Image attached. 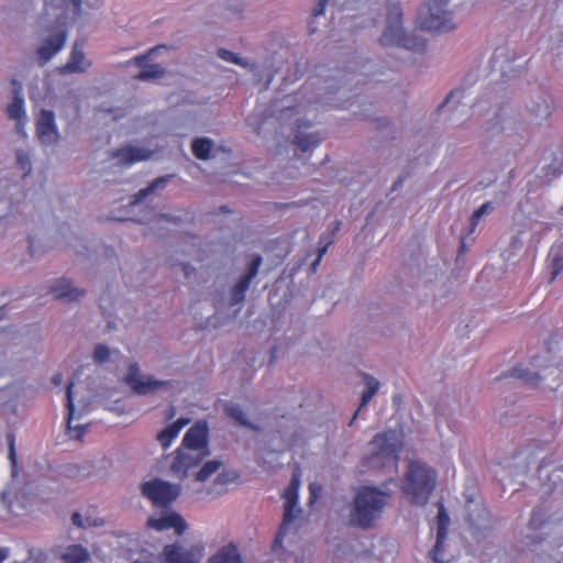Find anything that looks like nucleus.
<instances>
[{
	"label": "nucleus",
	"mask_w": 563,
	"mask_h": 563,
	"mask_svg": "<svg viewBox=\"0 0 563 563\" xmlns=\"http://www.w3.org/2000/svg\"><path fill=\"white\" fill-rule=\"evenodd\" d=\"M389 494L377 487L362 486L357 489L349 514L350 526L371 529L382 517L388 503Z\"/></svg>",
	"instance_id": "obj_1"
},
{
	"label": "nucleus",
	"mask_w": 563,
	"mask_h": 563,
	"mask_svg": "<svg viewBox=\"0 0 563 563\" xmlns=\"http://www.w3.org/2000/svg\"><path fill=\"white\" fill-rule=\"evenodd\" d=\"M401 21V8L399 3H395L388 9L387 25L379 37V43L383 46H398L412 52L423 53L427 49V41L413 34H406Z\"/></svg>",
	"instance_id": "obj_2"
},
{
	"label": "nucleus",
	"mask_w": 563,
	"mask_h": 563,
	"mask_svg": "<svg viewBox=\"0 0 563 563\" xmlns=\"http://www.w3.org/2000/svg\"><path fill=\"white\" fill-rule=\"evenodd\" d=\"M437 472L419 461H411L406 475L405 493L416 505H426L435 487Z\"/></svg>",
	"instance_id": "obj_3"
},
{
	"label": "nucleus",
	"mask_w": 563,
	"mask_h": 563,
	"mask_svg": "<svg viewBox=\"0 0 563 563\" xmlns=\"http://www.w3.org/2000/svg\"><path fill=\"white\" fill-rule=\"evenodd\" d=\"M450 0H429L418 11L419 27L433 33H445L455 29L453 16L446 10Z\"/></svg>",
	"instance_id": "obj_4"
},
{
	"label": "nucleus",
	"mask_w": 563,
	"mask_h": 563,
	"mask_svg": "<svg viewBox=\"0 0 563 563\" xmlns=\"http://www.w3.org/2000/svg\"><path fill=\"white\" fill-rule=\"evenodd\" d=\"M372 463H377L382 467H396L401 451V441L395 430H386L377 433L371 441Z\"/></svg>",
	"instance_id": "obj_5"
},
{
	"label": "nucleus",
	"mask_w": 563,
	"mask_h": 563,
	"mask_svg": "<svg viewBox=\"0 0 563 563\" xmlns=\"http://www.w3.org/2000/svg\"><path fill=\"white\" fill-rule=\"evenodd\" d=\"M299 487H300V474L294 473L290 479V483L285 489L284 498V516L283 522L278 528L276 537L274 539L273 549L282 548L284 539L288 532L289 526L296 518L298 498H299Z\"/></svg>",
	"instance_id": "obj_6"
},
{
	"label": "nucleus",
	"mask_w": 563,
	"mask_h": 563,
	"mask_svg": "<svg viewBox=\"0 0 563 563\" xmlns=\"http://www.w3.org/2000/svg\"><path fill=\"white\" fill-rule=\"evenodd\" d=\"M141 493L156 507L166 508L180 494V487L175 484L154 478L141 485Z\"/></svg>",
	"instance_id": "obj_7"
},
{
	"label": "nucleus",
	"mask_w": 563,
	"mask_h": 563,
	"mask_svg": "<svg viewBox=\"0 0 563 563\" xmlns=\"http://www.w3.org/2000/svg\"><path fill=\"white\" fill-rule=\"evenodd\" d=\"M124 380L137 395H147L158 388L169 386V382L167 380L153 379L152 377L144 379V377L140 374V367L137 363L130 364L129 372Z\"/></svg>",
	"instance_id": "obj_8"
},
{
	"label": "nucleus",
	"mask_w": 563,
	"mask_h": 563,
	"mask_svg": "<svg viewBox=\"0 0 563 563\" xmlns=\"http://www.w3.org/2000/svg\"><path fill=\"white\" fill-rule=\"evenodd\" d=\"M208 455L209 454L196 450H183V446H179L175 451L170 470L178 478H185L188 472L197 467Z\"/></svg>",
	"instance_id": "obj_9"
},
{
	"label": "nucleus",
	"mask_w": 563,
	"mask_h": 563,
	"mask_svg": "<svg viewBox=\"0 0 563 563\" xmlns=\"http://www.w3.org/2000/svg\"><path fill=\"white\" fill-rule=\"evenodd\" d=\"M183 450H196L210 454L209 428L206 421H197L185 433L181 444Z\"/></svg>",
	"instance_id": "obj_10"
},
{
	"label": "nucleus",
	"mask_w": 563,
	"mask_h": 563,
	"mask_svg": "<svg viewBox=\"0 0 563 563\" xmlns=\"http://www.w3.org/2000/svg\"><path fill=\"white\" fill-rule=\"evenodd\" d=\"M438 531L437 540L433 548L430 550L431 559L437 563H445L443 543L448 536V529L450 526V517L445 510L444 505L438 503V516H437Z\"/></svg>",
	"instance_id": "obj_11"
},
{
	"label": "nucleus",
	"mask_w": 563,
	"mask_h": 563,
	"mask_svg": "<svg viewBox=\"0 0 563 563\" xmlns=\"http://www.w3.org/2000/svg\"><path fill=\"white\" fill-rule=\"evenodd\" d=\"M199 550L195 548L185 549L175 542L164 547L162 563H199Z\"/></svg>",
	"instance_id": "obj_12"
},
{
	"label": "nucleus",
	"mask_w": 563,
	"mask_h": 563,
	"mask_svg": "<svg viewBox=\"0 0 563 563\" xmlns=\"http://www.w3.org/2000/svg\"><path fill=\"white\" fill-rule=\"evenodd\" d=\"M67 32L65 29L57 30L36 49L41 66L52 59L65 45Z\"/></svg>",
	"instance_id": "obj_13"
},
{
	"label": "nucleus",
	"mask_w": 563,
	"mask_h": 563,
	"mask_svg": "<svg viewBox=\"0 0 563 563\" xmlns=\"http://www.w3.org/2000/svg\"><path fill=\"white\" fill-rule=\"evenodd\" d=\"M263 258L261 255H255L250 264L245 274L239 279L236 285L232 288L231 299L232 305L243 301L245 292L249 289L253 278L257 275L258 268L262 265Z\"/></svg>",
	"instance_id": "obj_14"
},
{
	"label": "nucleus",
	"mask_w": 563,
	"mask_h": 563,
	"mask_svg": "<svg viewBox=\"0 0 563 563\" xmlns=\"http://www.w3.org/2000/svg\"><path fill=\"white\" fill-rule=\"evenodd\" d=\"M36 134L43 144H53L58 140V132L55 124V114L53 111H41L36 121Z\"/></svg>",
	"instance_id": "obj_15"
},
{
	"label": "nucleus",
	"mask_w": 563,
	"mask_h": 563,
	"mask_svg": "<svg viewBox=\"0 0 563 563\" xmlns=\"http://www.w3.org/2000/svg\"><path fill=\"white\" fill-rule=\"evenodd\" d=\"M147 526L156 531L174 529L177 536H181L187 529L185 519L175 511L167 512L158 518H150Z\"/></svg>",
	"instance_id": "obj_16"
},
{
	"label": "nucleus",
	"mask_w": 563,
	"mask_h": 563,
	"mask_svg": "<svg viewBox=\"0 0 563 563\" xmlns=\"http://www.w3.org/2000/svg\"><path fill=\"white\" fill-rule=\"evenodd\" d=\"M91 63L86 59L82 51V44L76 42L71 48L68 62L58 68L60 75L84 74L90 67Z\"/></svg>",
	"instance_id": "obj_17"
},
{
	"label": "nucleus",
	"mask_w": 563,
	"mask_h": 563,
	"mask_svg": "<svg viewBox=\"0 0 563 563\" xmlns=\"http://www.w3.org/2000/svg\"><path fill=\"white\" fill-rule=\"evenodd\" d=\"M111 158L119 159L120 165L131 166L134 163L145 161L152 156V151L137 146H123L113 150L110 154Z\"/></svg>",
	"instance_id": "obj_18"
},
{
	"label": "nucleus",
	"mask_w": 563,
	"mask_h": 563,
	"mask_svg": "<svg viewBox=\"0 0 563 563\" xmlns=\"http://www.w3.org/2000/svg\"><path fill=\"white\" fill-rule=\"evenodd\" d=\"M14 85V98L13 101L7 107V114L10 119L16 120V131L23 133L25 124V110L24 100L21 92V85L16 80H12Z\"/></svg>",
	"instance_id": "obj_19"
},
{
	"label": "nucleus",
	"mask_w": 563,
	"mask_h": 563,
	"mask_svg": "<svg viewBox=\"0 0 563 563\" xmlns=\"http://www.w3.org/2000/svg\"><path fill=\"white\" fill-rule=\"evenodd\" d=\"M311 123L302 121L297 126L295 134L294 144L300 150L301 153H306L309 150L314 148L321 142V137L318 133H306L305 130L310 128Z\"/></svg>",
	"instance_id": "obj_20"
},
{
	"label": "nucleus",
	"mask_w": 563,
	"mask_h": 563,
	"mask_svg": "<svg viewBox=\"0 0 563 563\" xmlns=\"http://www.w3.org/2000/svg\"><path fill=\"white\" fill-rule=\"evenodd\" d=\"M52 294L56 299H65L69 301L77 300L84 295V290L73 287L71 282L67 278L57 279L51 287Z\"/></svg>",
	"instance_id": "obj_21"
},
{
	"label": "nucleus",
	"mask_w": 563,
	"mask_h": 563,
	"mask_svg": "<svg viewBox=\"0 0 563 563\" xmlns=\"http://www.w3.org/2000/svg\"><path fill=\"white\" fill-rule=\"evenodd\" d=\"M190 422L188 418H178L175 422L164 428L157 434V441L164 449H167L173 441L178 437L179 432L183 428H185Z\"/></svg>",
	"instance_id": "obj_22"
},
{
	"label": "nucleus",
	"mask_w": 563,
	"mask_h": 563,
	"mask_svg": "<svg viewBox=\"0 0 563 563\" xmlns=\"http://www.w3.org/2000/svg\"><path fill=\"white\" fill-rule=\"evenodd\" d=\"M209 563H242L238 547L230 542L220 548L210 559Z\"/></svg>",
	"instance_id": "obj_23"
},
{
	"label": "nucleus",
	"mask_w": 563,
	"mask_h": 563,
	"mask_svg": "<svg viewBox=\"0 0 563 563\" xmlns=\"http://www.w3.org/2000/svg\"><path fill=\"white\" fill-rule=\"evenodd\" d=\"M60 559L64 563H86L90 560V553L81 544H71L66 548Z\"/></svg>",
	"instance_id": "obj_24"
},
{
	"label": "nucleus",
	"mask_w": 563,
	"mask_h": 563,
	"mask_svg": "<svg viewBox=\"0 0 563 563\" xmlns=\"http://www.w3.org/2000/svg\"><path fill=\"white\" fill-rule=\"evenodd\" d=\"M147 59V56H137L135 57V60L140 66H143V69L140 71V74L136 76L137 79L141 80H148V79H155L159 78L164 75L165 70L157 64L154 65H143V63Z\"/></svg>",
	"instance_id": "obj_25"
},
{
	"label": "nucleus",
	"mask_w": 563,
	"mask_h": 563,
	"mask_svg": "<svg viewBox=\"0 0 563 563\" xmlns=\"http://www.w3.org/2000/svg\"><path fill=\"white\" fill-rule=\"evenodd\" d=\"M506 376H511L522 380L525 384L530 386H537L541 380V377L538 373L530 372L527 367L522 365H517L509 371V374Z\"/></svg>",
	"instance_id": "obj_26"
},
{
	"label": "nucleus",
	"mask_w": 563,
	"mask_h": 563,
	"mask_svg": "<svg viewBox=\"0 0 563 563\" xmlns=\"http://www.w3.org/2000/svg\"><path fill=\"white\" fill-rule=\"evenodd\" d=\"M213 142L207 137H197L191 143L192 154L198 158L206 161L210 157Z\"/></svg>",
	"instance_id": "obj_27"
},
{
	"label": "nucleus",
	"mask_w": 563,
	"mask_h": 563,
	"mask_svg": "<svg viewBox=\"0 0 563 563\" xmlns=\"http://www.w3.org/2000/svg\"><path fill=\"white\" fill-rule=\"evenodd\" d=\"M365 380H366V388H365V390L362 394V399H361L360 408L357 409V411L353 416L350 424H352V422L356 418V415L358 413V411L363 407L367 406V404L372 400L373 396L377 393V390L379 388V383L374 377H372L369 375H365Z\"/></svg>",
	"instance_id": "obj_28"
},
{
	"label": "nucleus",
	"mask_w": 563,
	"mask_h": 563,
	"mask_svg": "<svg viewBox=\"0 0 563 563\" xmlns=\"http://www.w3.org/2000/svg\"><path fill=\"white\" fill-rule=\"evenodd\" d=\"M224 411L227 416L231 419H233L238 424L251 428V429H257L255 426H253L246 418L245 412L240 408L238 405H228L224 408Z\"/></svg>",
	"instance_id": "obj_29"
},
{
	"label": "nucleus",
	"mask_w": 563,
	"mask_h": 563,
	"mask_svg": "<svg viewBox=\"0 0 563 563\" xmlns=\"http://www.w3.org/2000/svg\"><path fill=\"white\" fill-rule=\"evenodd\" d=\"M341 228V222L335 221L333 229L329 234H322L319 241V247H318V257L317 262H320L322 256L325 254L328 247L333 243V235L339 231Z\"/></svg>",
	"instance_id": "obj_30"
},
{
	"label": "nucleus",
	"mask_w": 563,
	"mask_h": 563,
	"mask_svg": "<svg viewBox=\"0 0 563 563\" xmlns=\"http://www.w3.org/2000/svg\"><path fill=\"white\" fill-rule=\"evenodd\" d=\"M168 178H169V176H163V177H158L155 180H153L146 188L141 189L137 194L134 195L131 203L136 205L140 201H142L147 195L153 192L156 188L165 185L168 181Z\"/></svg>",
	"instance_id": "obj_31"
},
{
	"label": "nucleus",
	"mask_w": 563,
	"mask_h": 563,
	"mask_svg": "<svg viewBox=\"0 0 563 563\" xmlns=\"http://www.w3.org/2000/svg\"><path fill=\"white\" fill-rule=\"evenodd\" d=\"M75 386V382L74 380H70L67 383V386H66V409H67V416H66V421H67V427L70 429V423H71V420L74 418V413H75V404H74V397H73V388Z\"/></svg>",
	"instance_id": "obj_32"
},
{
	"label": "nucleus",
	"mask_w": 563,
	"mask_h": 563,
	"mask_svg": "<svg viewBox=\"0 0 563 563\" xmlns=\"http://www.w3.org/2000/svg\"><path fill=\"white\" fill-rule=\"evenodd\" d=\"M220 467V462L218 461H208L202 465V467L196 474V479L198 482L207 481L212 474H214Z\"/></svg>",
	"instance_id": "obj_33"
},
{
	"label": "nucleus",
	"mask_w": 563,
	"mask_h": 563,
	"mask_svg": "<svg viewBox=\"0 0 563 563\" xmlns=\"http://www.w3.org/2000/svg\"><path fill=\"white\" fill-rule=\"evenodd\" d=\"M551 277L550 283L554 282L556 277L563 272V255L554 254L550 261Z\"/></svg>",
	"instance_id": "obj_34"
},
{
	"label": "nucleus",
	"mask_w": 563,
	"mask_h": 563,
	"mask_svg": "<svg viewBox=\"0 0 563 563\" xmlns=\"http://www.w3.org/2000/svg\"><path fill=\"white\" fill-rule=\"evenodd\" d=\"M218 56L221 59L225 60V62H230V63H233V64H236V65H241L243 67L247 66V62L243 60L238 55H235L233 52L228 51L225 48H220L218 51Z\"/></svg>",
	"instance_id": "obj_35"
},
{
	"label": "nucleus",
	"mask_w": 563,
	"mask_h": 563,
	"mask_svg": "<svg viewBox=\"0 0 563 563\" xmlns=\"http://www.w3.org/2000/svg\"><path fill=\"white\" fill-rule=\"evenodd\" d=\"M110 350L104 344H97L93 352V360L96 363H104L110 358Z\"/></svg>",
	"instance_id": "obj_36"
},
{
	"label": "nucleus",
	"mask_w": 563,
	"mask_h": 563,
	"mask_svg": "<svg viewBox=\"0 0 563 563\" xmlns=\"http://www.w3.org/2000/svg\"><path fill=\"white\" fill-rule=\"evenodd\" d=\"M16 163L20 169L23 172V175L26 176L31 172V161L26 153L23 151H19L16 155Z\"/></svg>",
	"instance_id": "obj_37"
},
{
	"label": "nucleus",
	"mask_w": 563,
	"mask_h": 563,
	"mask_svg": "<svg viewBox=\"0 0 563 563\" xmlns=\"http://www.w3.org/2000/svg\"><path fill=\"white\" fill-rule=\"evenodd\" d=\"M492 209V205L490 202H485L483 203L478 209H476L472 217H471V225L474 228L477 225V223L479 222L481 218L488 213L489 210Z\"/></svg>",
	"instance_id": "obj_38"
},
{
	"label": "nucleus",
	"mask_w": 563,
	"mask_h": 563,
	"mask_svg": "<svg viewBox=\"0 0 563 563\" xmlns=\"http://www.w3.org/2000/svg\"><path fill=\"white\" fill-rule=\"evenodd\" d=\"M7 440H8V446H9L8 457L12 464V467L15 468L16 464H18L16 451H15V435L13 433H10L7 437Z\"/></svg>",
	"instance_id": "obj_39"
},
{
	"label": "nucleus",
	"mask_w": 563,
	"mask_h": 563,
	"mask_svg": "<svg viewBox=\"0 0 563 563\" xmlns=\"http://www.w3.org/2000/svg\"><path fill=\"white\" fill-rule=\"evenodd\" d=\"M544 511L542 507H537L533 509L531 519H530V526L533 528H540L543 523V517Z\"/></svg>",
	"instance_id": "obj_40"
},
{
	"label": "nucleus",
	"mask_w": 563,
	"mask_h": 563,
	"mask_svg": "<svg viewBox=\"0 0 563 563\" xmlns=\"http://www.w3.org/2000/svg\"><path fill=\"white\" fill-rule=\"evenodd\" d=\"M464 95L463 89H455L450 92V95L445 98V100L439 106L438 110H442L444 107H446L449 103H451L452 99L454 98H462Z\"/></svg>",
	"instance_id": "obj_41"
},
{
	"label": "nucleus",
	"mask_w": 563,
	"mask_h": 563,
	"mask_svg": "<svg viewBox=\"0 0 563 563\" xmlns=\"http://www.w3.org/2000/svg\"><path fill=\"white\" fill-rule=\"evenodd\" d=\"M327 2H328V0H320L317 3V5L314 7V9L312 11V16L313 18H317V16L322 15L324 13Z\"/></svg>",
	"instance_id": "obj_42"
},
{
	"label": "nucleus",
	"mask_w": 563,
	"mask_h": 563,
	"mask_svg": "<svg viewBox=\"0 0 563 563\" xmlns=\"http://www.w3.org/2000/svg\"><path fill=\"white\" fill-rule=\"evenodd\" d=\"M71 521L75 526L79 527V528H84L85 525L82 522V517L79 512H74L73 516H71Z\"/></svg>",
	"instance_id": "obj_43"
},
{
	"label": "nucleus",
	"mask_w": 563,
	"mask_h": 563,
	"mask_svg": "<svg viewBox=\"0 0 563 563\" xmlns=\"http://www.w3.org/2000/svg\"><path fill=\"white\" fill-rule=\"evenodd\" d=\"M309 490H310V500L313 501L318 496V492L320 490V487H318L316 484H310Z\"/></svg>",
	"instance_id": "obj_44"
},
{
	"label": "nucleus",
	"mask_w": 563,
	"mask_h": 563,
	"mask_svg": "<svg viewBox=\"0 0 563 563\" xmlns=\"http://www.w3.org/2000/svg\"><path fill=\"white\" fill-rule=\"evenodd\" d=\"M76 430H77V434L75 435V438L78 440H81L86 433L87 426H79L76 428Z\"/></svg>",
	"instance_id": "obj_45"
},
{
	"label": "nucleus",
	"mask_w": 563,
	"mask_h": 563,
	"mask_svg": "<svg viewBox=\"0 0 563 563\" xmlns=\"http://www.w3.org/2000/svg\"><path fill=\"white\" fill-rule=\"evenodd\" d=\"M73 5H74V11L77 15L80 14V10H81V0H69Z\"/></svg>",
	"instance_id": "obj_46"
},
{
	"label": "nucleus",
	"mask_w": 563,
	"mask_h": 563,
	"mask_svg": "<svg viewBox=\"0 0 563 563\" xmlns=\"http://www.w3.org/2000/svg\"><path fill=\"white\" fill-rule=\"evenodd\" d=\"M63 382V375L60 373H57L56 375L53 376L52 378V384L54 386H59Z\"/></svg>",
	"instance_id": "obj_47"
},
{
	"label": "nucleus",
	"mask_w": 563,
	"mask_h": 563,
	"mask_svg": "<svg viewBox=\"0 0 563 563\" xmlns=\"http://www.w3.org/2000/svg\"><path fill=\"white\" fill-rule=\"evenodd\" d=\"M8 558V550L0 548V563H2Z\"/></svg>",
	"instance_id": "obj_48"
},
{
	"label": "nucleus",
	"mask_w": 563,
	"mask_h": 563,
	"mask_svg": "<svg viewBox=\"0 0 563 563\" xmlns=\"http://www.w3.org/2000/svg\"><path fill=\"white\" fill-rule=\"evenodd\" d=\"M29 251H30L31 255H34V246H33V242L31 239L29 240Z\"/></svg>",
	"instance_id": "obj_49"
},
{
	"label": "nucleus",
	"mask_w": 563,
	"mask_h": 563,
	"mask_svg": "<svg viewBox=\"0 0 563 563\" xmlns=\"http://www.w3.org/2000/svg\"><path fill=\"white\" fill-rule=\"evenodd\" d=\"M402 183V178H399L397 181L394 183L393 189L395 190L398 186H400Z\"/></svg>",
	"instance_id": "obj_50"
},
{
	"label": "nucleus",
	"mask_w": 563,
	"mask_h": 563,
	"mask_svg": "<svg viewBox=\"0 0 563 563\" xmlns=\"http://www.w3.org/2000/svg\"><path fill=\"white\" fill-rule=\"evenodd\" d=\"M174 415H175V408H174V407H172V408H170V411H169V415H168L167 417H168V418H173V417H174Z\"/></svg>",
	"instance_id": "obj_51"
},
{
	"label": "nucleus",
	"mask_w": 563,
	"mask_h": 563,
	"mask_svg": "<svg viewBox=\"0 0 563 563\" xmlns=\"http://www.w3.org/2000/svg\"><path fill=\"white\" fill-rule=\"evenodd\" d=\"M319 263L320 262H317V260L312 263V265H311L312 271H316Z\"/></svg>",
	"instance_id": "obj_52"
},
{
	"label": "nucleus",
	"mask_w": 563,
	"mask_h": 563,
	"mask_svg": "<svg viewBox=\"0 0 563 563\" xmlns=\"http://www.w3.org/2000/svg\"><path fill=\"white\" fill-rule=\"evenodd\" d=\"M188 268H189V265H185L184 266V271H185L186 274H188Z\"/></svg>",
	"instance_id": "obj_53"
},
{
	"label": "nucleus",
	"mask_w": 563,
	"mask_h": 563,
	"mask_svg": "<svg viewBox=\"0 0 563 563\" xmlns=\"http://www.w3.org/2000/svg\"><path fill=\"white\" fill-rule=\"evenodd\" d=\"M103 0H96V5H99L102 3Z\"/></svg>",
	"instance_id": "obj_54"
},
{
	"label": "nucleus",
	"mask_w": 563,
	"mask_h": 563,
	"mask_svg": "<svg viewBox=\"0 0 563 563\" xmlns=\"http://www.w3.org/2000/svg\"><path fill=\"white\" fill-rule=\"evenodd\" d=\"M464 246H465L464 241H462V242H461V250H462V251L464 250Z\"/></svg>",
	"instance_id": "obj_55"
},
{
	"label": "nucleus",
	"mask_w": 563,
	"mask_h": 563,
	"mask_svg": "<svg viewBox=\"0 0 563 563\" xmlns=\"http://www.w3.org/2000/svg\"><path fill=\"white\" fill-rule=\"evenodd\" d=\"M481 512H482V514H486V509H485V508H482V509H481Z\"/></svg>",
	"instance_id": "obj_56"
},
{
	"label": "nucleus",
	"mask_w": 563,
	"mask_h": 563,
	"mask_svg": "<svg viewBox=\"0 0 563 563\" xmlns=\"http://www.w3.org/2000/svg\"><path fill=\"white\" fill-rule=\"evenodd\" d=\"M133 563H141V562H139V561H135V562H133Z\"/></svg>",
	"instance_id": "obj_57"
}]
</instances>
